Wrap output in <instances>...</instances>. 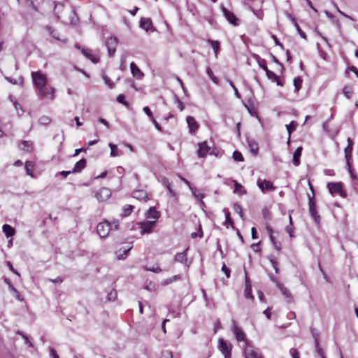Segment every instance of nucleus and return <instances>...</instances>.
I'll use <instances>...</instances> for the list:
<instances>
[{"label":"nucleus","instance_id":"f257e3e1","mask_svg":"<svg viewBox=\"0 0 358 358\" xmlns=\"http://www.w3.org/2000/svg\"><path fill=\"white\" fill-rule=\"evenodd\" d=\"M217 348L224 355V358L231 357L232 345L230 342L225 341L223 338H219Z\"/></svg>","mask_w":358,"mask_h":358},{"label":"nucleus","instance_id":"f03ea898","mask_svg":"<svg viewBox=\"0 0 358 358\" xmlns=\"http://www.w3.org/2000/svg\"><path fill=\"white\" fill-rule=\"evenodd\" d=\"M31 78L35 87L38 89L47 84L46 76L40 71L31 73Z\"/></svg>","mask_w":358,"mask_h":358},{"label":"nucleus","instance_id":"7ed1b4c3","mask_svg":"<svg viewBox=\"0 0 358 358\" xmlns=\"http://www.w3.org/2000/svg\"><path fill=\"white\" fill-rule=\"evenodd\" d=\"M231 331L235 336L236 340L238 342H245L246 345H248V341L246 339V336L243 330L238 327L234 320L232 321Z\"/></svg>","mask_w":358,"mask_h":358},{"label":"nucleus","instance_id":"20e7f679","mask_svg":"<svg viewBox=\"0 0 358 358\" xmlns=\"http://www.w3.org/2000/svg\"><path fill=\"white\" fill-rule=\"evenodd\" d=\"M327 187L329 190V192L331 194H338L343 198L346 197V193L343 190L342 185L341 182H329L327 184Z\"/></svg>","mask_w":358,"mask_h":358},{"label":"nucleus","instance_id":"39448f33","mask_svg":"<svg viewBox=\"0 0 358 358\" xmlns=\"http://www.w3.org/2000/svg\"><path fill=\"white\" fill-rule=\"evenodd\" d=\"M199 149H198V156L199 157H205L207 154L210 155H215L213 150L210 151L211 147L209 145L207 141H203L202 143H199L198 144Z\"/></svg>","mask_w":358,"mask_h":358},{"label":"nucleus","instance_id":"423d86ee","mask_svg":"<svg viewBox=\"0 0 358 358\" xmlns=\"http://www.w3.org/2000/svg\"><path fill=\"white\" fill-rule=\"evenodd\" d=\"M110 231V226L108 221L100 222L97 224L96 231L101 238L106 237Z\"/></svg>","mask_w":358,"mask_h":358},{"label":"nucleus","instance_id":"0eeeda50","mask_svg":"<svg viewBox=\"0 0 358 358\" xmlns=\"http://www.w3.org/2000/svg\"><path fill=\"white\" fill-rule=\"evenodd\" d=\"M118 43L115 36H110L106 42V46L108 49L109 57H113L116 51V45Z\"/></svg>","mask_w":358,"mask_h":358},{"label":"nucleus","instance_id":"6e6552de","mask_svg":"<svg viewBox=\"0 0 358 358\" xmlns=\"http://www.w3.org/2000/svg\"><path fill=\"white\" fill-rule=\"evenodd\" d=\"M257 185L262 192H265L266 191L271 192L275 189V187L273 185V183L267 180L258 179Z\"/></svg>","mask_w":358,"mask_h":358},{"label":"nucleus","instance_id":"1a4fd4ad","mask_svg":"<svg viewBox=\"0 0 358 358\" xmlns=\"http://www.w3.org/2000/svg\"><path fill=\"white\" fill-rule=\"evenodd\" d=\"M39 96L41 98H45L50 94V99L53 100L55 99V89L54 87L47 86L46 85L41 88H38Z\"/></svg>","mask_w":358,"mask_h":358},{"label":"nucleus","instance_id":"9d476101","mask_svg":"<svg viewBox=\"0 0 358 358\" xmlns=\"http://www.w3.org/2000/svg\"><path fill=\"white\" fill-rule=\"evenodd\" d=\"M247 345L244 352L245 358H263L262 353L258 349L248 345Z\"/></svg>","mask_w":358,"mask_h":358},{"label":"nucleus","instance_id":"9b49d317","mask_svg":"<svg viewBox=\"0 0 358 358\" xmlns=\"http://www.w3.org/2000/svg\"><path fill=\"white\" fill-rule=\"evenodd\" d=\"M222 11L225 18L230 22L231 24L234 26H237L239 24V20L234 15V14L227 10L224 6L222 7Z\"/></svg>","mask_w":358,"mask_h":358},{"label":"nucleus","instance_id":"f8f14e48","mask_svg":"<svg viewBox=\"0 0 358 358\" xmlns=\"http://www.w3.org/2000/svg\"><path fill=\"white\" fill-rule=\"evenodd\" d=\"M309 211L311 217L314 219L315 222L318 224L320 221V217L317 213L315 203L313 198H309Z\"/></svg>","mask_w":358,"mask_h":358},{"label":"nucleus","instance_id":"ddd939ff","mask_svg":"<svg viewBox=\"0 0 358 358\" xmlns=\"http://www.w3.org/2000/svg\"><path fill=\"white\" fill-rule=\"evenodd\" d=\"M111 195L110 190L106 187L101 188L96 194V197L99 201L107 200Z\"/></svg>","mask_w":358,"mask_h":358},{"label":"nucleus","instance_id":"4468645a","mask_svg":"<svg viewBox=\"0 0 358 358\" xmlns=\"http://www.w3.org/2000/svg\"><path fill=\"white\" fill-rule=\"evenodd\" d=\"M353 148V141L350 138H348V146L345 148V157L346 159L347 165H349L350 159L352 157V152Z\"/></svg>","mask_w":358,"mask_h":358},{"label":"nucleus","instance_id":"2eb2a0df","mask_svg":"<svg viewBox=\"0 0 358 358\" xmlns=\"http://www.w3.org/2000/svg\"><path fill=\"white\" fill-rule=\"evenodd\" d=\"M155 226V221H148L146 222L141 223V233L149 234L150 233L154 227Z\"/></svg>","mask_w":358,"mask_h":358},{"label":"nucleus","instance_id":"dca6fc26","mask_svg":"<svg viewBox=\"0 0 358 358\" xmlns=\"http://www.w3.org/2000/svg\"><path fill=\"white\" fill-rule=\"evenodd\" d=\"M132 196L138 200L144 201L145 202L149 200L147 192L143 190L134 191L132 193Z\"/></svg>","mask_w":358,"mask_h":358},{"label":"nucleus","instance_id":"f3484780","mask_svg":"<svg viewBox=\"0 0 358 358\" xmlns=\"http://www.w3.org/2000/svg\"><path fill=\"white\" fill-rule=\"evenodd\" d=\"M131 72L134 77H136L137 79H141L144 74L140 70V69L135 64L134 62H131L130 64Z\"/></svg>","mask_w":358,"mask_h":358},{"label":"nucleus","instance_id":"a211bd4d","mask_svg":"<svg viewBox=\"0 0 358 358\" xmlns=\"http://www.w3.org/2000/svg\"><path fill=\"white\" fill-rule=\"evenodd\" d=\"M186 121L190 133L194 132L198 129L199 124L193 117L187 116Z\"/></svg>","mask_w":358,"mask_h":358},{"label":"nucleus","instance_id":"6ab92c4d","mask_svg":"<svg viewBox=\"0 0 358 358\" xmlns=\"http://www.w3.org/2000/svg\"><path fill=\"white\" fill-rule=\"evenodd\" d=\"M189 189L191 190L194 197L196 199L199 200L200 205L204 206L205 203L203 201V199L205 197V194L203 193L197 192V189L193 186L191 188H189Z\"/></svg>","mask_w":358,"mask_h":358},{"label":"nucleus","instance_id":"aec40b11","mask_svg":"<svg viewBox=\"0 0 358 358\" xmlns=\"http://www.w3.org/2000/svg\"><path fill=\"white\" fill-rule=\"evenodd\" d=\"M140 27L145 31H149L152 27V22L150 18L142 17L140 20Z\"/></svg>","mask_w":358,"mask_h":358},{"label":"nucleus","instance_id":"412c9836","mask_svg":"<svg viewBox=\"0 0 358 358\" xmlns=\"http://www.w3.org/2000/svg\"><path fill=\"white\" fill-rule=\"evenodd\" d=\"M86 166V159L83 158L77 162L73 169V173H80Z\"/></svg>","mask_w":358,"mask_h":358},{"label":"nucleus","instance_id":"4be33fe9","mask_svg":"<svg viewBox=\"0 0 358 358\" xmlns=\"http://www.w3.org/2000/svg\"><path fill=\"white\" fill-rule=\"evenodd\" d=\"M2 231L7 238L12 237L15 233V229L8 224H4L3 225Z\"/></svg>","mask_w":358,"mask_h":358},{"label":"nucleus","instance_id":"5701e85b","mask_svg":"<svg viewBox=\"0 0 358 358\" xmlns=\"http://www.w3.org/2000/svg\"><path fill=\"white\" fill-rule=\"evenodd\" d=\"M302 147L297 148L294 154H293V164L295 166H299L300 164V157L301 155Z\"/></svg>","mask_w":358,"mask_h":358},{"label":"nucleus","instance_id":"b1692460","mask_svg":"<svg viewBox=\"0 0 358 358\" xmlns=\"http://www.w3.org/2000/svg\"><path fill=\"white\" fill-rule=\"evenodd\" d=\"M187 250H188V248L182 252L177 253L174 257V260L176 262H178L180 263H186L187 262Z\"/></svg>","mask_w":358,"mask_h":358},{"label":"nucleus","instance_id":"393cba45","mask_svg":"<svg viewBox=\"0 0 358 358\" xmlns=\"http://www.w3.org/2000/svg\"><path fill=\"white\" fill-rule=\"evenodd\" d=\"M298 124L296 121H292L289 124L286 125V129L288 133V141L287 143H289L291 134L293 131L296 130V128L297 127Z\"/></svg>","mask_w":358,"mask_h":358},{"label":"nucleus","instance_id":"a878e982","mask_svg":"<svg viewBox=\"0 0 358 358\" xmlns=\"http://www.w3.org/2000/svg\"><path fill=\"white\" fill-rule=\"evenodd\" d=\"M159 213L156 210L155 207H150L147 212V218L158 219L159 217Z\"/></svg>","mask_w":358,"mask_h":358},{"label":"nucleus","instance_id":"bb28decb","mask_svg":"<svg viewBox=\"0 0 358 358\" xmlns=\"http://www.w3.org/2000/svg\"><path fill=\"white\" fill-rule=\"evenodd\" d=\"M20 149L27 152H31L33 149V143L29 141H23L20 145Z\"/></svg>","mask_w":358,"mask_h":358},{"label":"nucleus","instance_id":"cd10ccee","mask_svg":"<svg viewBox=\"0 0 358 358\" xmlns=\"http://www.w3.org/2000/svg\"><path fill=\"white\" fill-rule=\"evenodd\" d=\"M233 182L234 184V193L238 194L239 195L246 194V190L243 189V186L240 183H238L236 180H233Z\"/></svg>","mask_w":358,"mask_h":358},{"label":"nucleus","instance_id":"c85d7f7f","mask_svg":"<svg viewBox=\"0 0 358 358\" xmlns=\"http://www.w3.org/2000/svg\"><path fill=\"white\" fill-rule=\"evenodd\" d=\"M82 53L89 59L91 60L94 64H96L99 62V59L96 58L90 50L86 49L82 50Z\"/></svg>","mask_w":358,"mask_h":358},{"label":"nucleus","instance_id":"c756f323","mask_svg":"<svg viewBox=\"0 0 358 358\" xmlns=\"http://www.w3.org/2000/svg\"><path fill=\"white\" fill-rule=\"evenodd\" d=\"M208 43L211 45L213 48L215 57H217L218 52L220 50V43L218 41H213L212 39H208Z\"/></svg>","mask_w":358,"mask_h":358},{"label":"nucleus","instance_id":"7c9ffc66","mask_svg":"<svg viewBox=\"0 0 358 358\" xmlns=\"http://www.w3.org/2000/svg\"><path fill=\"white\" fill-rule=\"evenodd\" d=\"M248 144L251 152H252L255 155H257L259 150L258 143L255 141L252 140L248 142Z\"/></svg>","mask_w":358,"mask_h":358},{"label":"nucleus","instance_id":"2f4dec72","mask_svg":"<svg viewBox=\"0 0 358 358\" xmlns=\"http://www.w3.org/2000/svg\"><path fill=\"white\" fill-rule=\"evenodd\" d=\"M277 286L281 291L282 295H284L287 298L292 297V295H291L289 291L285 287H284L282 284L277 282Z\"/></svg>","mask_w":358,"mask_h":358},{"label":"nucleus","instance_id":"473e14b6","mask_svg":"<svg viewBox=\"0 0 358 358\" xmlns=\"http://www.w3.org/2000/svg\"><path fill=\"white\" fill-rule=\"evenodd\" d=\"M343 92L347 99H350L352 94H353V87L350 85L345 86L343 88Z\"/></svg>","mask_w":358,"mask_h":358},{"label":"nucleus","instance_id":"72a5a7b5","mask_svg":"<svg viewBox=\"0 0 358 358\" xmlns=\"http://www.w3.org/2000/svg\"><path fill=\"white\" fill-rule=\"evenodd\" d=\"M134 209V206L131 205H126L123 207L122 215L127 217L131 214Z\"/></svg>","mask_w":358,"mask_h":358},{"label":"nucleus","instance_id":"f704fd0d","mask_svg":"<svg viewBox=\"0 0 358 358\" xmlns=\"http://www.w3.org/2000/svg\"><path fill=\"white\" fill-rule=\"evenodd\" d=\"M294 86L295 87V91L297 92L300 90L302 85V79L300 77L294 78Z\"/></svg>","mask_w":358,"mask_h":358},{"label":"nucleus","instance_id":"c9c22d12","mask_svg":"<svg viewBox=\"0 0 358 358\" xmlns=\"http://www.w3.org/2000/svg\"><path fill=\"white\" fill-rule=\"evenodd\" d=\"M26 172L28 175L33 176L34 164L31 162H27L25 164Z\"/></svg>","mask_w":358,"mask_h":358},{"label":"nucleus","instance_id":"e433bc0d","mask_svg":"<svg viewBox=\"0 0 358 358\" xmlns=\"http://www.w3.org/2000/svg\"><path fill=\"white\" fill-rule=\"evenodd\" d=\"M245 296L247 299H252L253 296L252 294V287L250 284H248L247 286H245V290H244Z\"/></svg>","mask_w":358,"mask_h":358},{"label":"nucleus","instance_id":"4c0bfd02","mask_svg":"<svg viewBox=\"0 0 358 358\" xmlns=\"http://www.w3.org/2000/svg\"><path fill=\"white\" fill-rule=\"evenodd\" d=\"M109 147L110 148V156L111 157H117L119 155V150L117 149V146L113 143H109Z\"/></svg>","mask_w":358,"mask_h":358},{"label":"nucleus","instance_id":"58836bf2","mask_svg":"<svg viewBox=\"0 0 358 358\" xmlns=\"http://www.w3.org/2000/svg\"><path fill=\"white\" fill-rule=\"evenodd\" d=\"M233 159L236 162H243L244 160V158L243 157V155L239 151H234L233 153Z\"/></svg>","mask_w":358,"mask_h":358},{"label":"nucleus","instance_id":"ea45409f","mask_svg":"<svg viewBox=\"0 0 358 358\" xmlns=\"http://www.w3.org/2000/svg\"><path fill=\"white\" fill-rule=\"evenodd\" d=\"M234 210L239 214L240 217L243 219V214L242 212V208L241 206L238 203H235L233 206Z\"/></svg>","mask_w":358,"mask_h":358},{"label":"nucleus","instance_id":"a19ab883","mask_svg":"<svg viewBox=\"0 0 358 358\" xmlns=\"http://www.w3.org/2000/svg\"><path fill=\"white\" fill-rule=\"evenodd\" d=\"M180 279V275H175L169 278H167L164 281V285H169L170 283H172L173 282H175L176 280H178Z\"/></svg>","mask_w":358,"mask_h":358},{"label":"nucleus","instance_id":"79ce46f5","mask_svg":"<svg viewBox=\"0 0 358 358\" xmlns=\"http://www.w3.org/2000/svg\"><path fill=\"white\" fill-rule=\"evenodd\" d=\"M206 72H207V74L208 75V76L210 77V78L211 79V80L214 83L217 84L218 79L214 76L213 71L211 70V69L210 67L207 68Z\"/></svg>","mask_w":358,"mask_h":358},{"label":"nucleus","instance_id":"37998d69","mask_svg":"<svg viewBox=\"0 0 358 358\" xmlns=\"http://www.w3.org/2000/svg\"><path fill=\"white\" fill-rule=\"evenodd\" d=\"M294 26L295 27L298 34L301 36V38H304V39H306V34H305L304 31H303L299 25L298 24L297 22L296 21H294Z\"/></svg>","mask_w":358,"mask_h":358},{"label":"nucleus","instance_id":"c03bdc74","mask_svg":"<svg viewBox=\"0 0 358 358\" xmlns=\"http://www.w3.org/2000/svg\"><path fill=\"white\" fill-rule=\"evenodd\" d=\"M131 249V248H129L127 249L124 250L122 253H118L117 256V259H125L127 257L129 252L130 251Z\"/></svg>","mask_w":358,"mask_h":358},{"label":"nucleus","instance_id":"a18cd8bd","mask_svg":"<svg viewBox=\"0 0 358 358\" xmlns=\"http://www.w3.org/2000/svg\"><path fill=\"white\" fill-rule=\"evenodd\" d=\"M50 122V119L48 116H42L38 120V123L42 125H47Z\"/></svg>","mask_w":358,"mask_h":358},{"label":"nucleus","instance_id":"49530a36","mask_svg":"<svg viewBox=\"0 0 358 358\" xmlns=\"http://www.w3.org/2000/svg\"><path fill=\"white\" fill-rule=\"evenodd\" d=\"M224 212L225 213V222L224 223V225L227 224H233V221L230 217V213L226 209H224Z\"/></svg>","mask_w":358,"mask_h":358},{"label":"nucleus","instance_id":"de8ad7c7","mask_svg":"<svg viewBox=\"0 0 358 358\" xmlns=\"http://www.w3.org/2000/svg\"><path fill=\"white\" fill-rule=\"evenodd\" d=\"M267 77L268 79L272 80L273 81L278 80V76L273 71L270 70H267V72L266 73Z\"/></svg>","mask_w":358,"mask_h":358},{"label":"nucleus","instance_id":"09e8293b","mask_svg":"<svg viewBox=\"0 0 358 358\" xmlns=\"http://www.w3.org/2000/svg\"><path fill=\"white\" fill-rule=\"evenodd\" d=\"M124 99H125L124 95V94H119V95L117 96V101L119 103H120L123 104V105H124V106H129V103H128L127 101H126L124 100Z\"/></svg>","mask_w":358,"mask_h":358},{"label":"nucleus","instance_id":"8fccbe9b","mask_svg":"<svg viewBox=\"0 0 358 358\" xmlns=\"http://www.w3.org/2000/svg\"><path fill=\"white\" fill-rule=\"evenodd\" d=\"M191 237L192 238H197V237H199V238H201L203 237V231H202V229H201V224H199V231L198 232H194L191 234Z\"/></svg>","mask_w":358,"mask_h":358},{"label":"nucleus","instance_id":"3c124183","mask_svg":"<svg viewBox=\"0 0 358 358\" xmlns=\"http://www.w3.org/2000/svg\"><path fill=\"white\" fill-rule=\"evenodd\" d=\"M117 298V292L115 290H112L107 295V299L108 301H115Z\"/></svg>","mask_w":358,"mask_h":358},{"label":"nucleus","instance_id":"603ef678","mask_svg":"<svg viewBox=\"0 0 358 358\" xmlns=\"http://www.w3.org/2000/svg\"><path fill=\"white\" fill-rule=\"evenodd\" d=\"M143 268L145 271H152V272L155 273H158L162 271V269L159 266L152 267V268L151 267H148V266H144Z\"/></svg>","mask_w":358,"mask_h":358},{"label":"nucleus","instance_id":"864d4df0","mask_svg":"<svg viewBox=\"0 0 358 358\" xmlns=\"http://www.w3.org/2000/svg\"><path fill=\"white\" fill-rule=\"evenodd\" d=\"M103 79L109 88L113 89L114 87V83L106 76H103Z\"/></svg>","mask_w":358,"mask_h":358},{"label":"nucleus","instance_id":"5fc2aeb1","mask_svg":"<svg viewBox=\"0 0 358 358\" xmlns=\"http://www.w3.org/2000/svg\"><path fill=\"white\" fill-rule=\"evenodd\" d=\"M315 350H316V352L318 353V355H320L321 356V357H322V355H324L323 354V350L319 347V341L317 340V338H315Z\"/></svg>","mask_w":358,"mask_h":358},{"label":"nucleus","instance_id":"6e6d98bb","mask_svg":"<svg viewBox=\"0 0 358 358\" xmlns=\"http://www.w3.org/2000/svg\"><path fill=\"white\" fill-rule=\"evenodd\" d=\"M160 358H173L172 352L169 350L163 351Z\"/></svg>","mask_w":358,"mask_h":358},{"label":"nucleus","instance_id":"4d7b16f0","mask_svg":"<svg viewBox=\"0 0 358 358\" xmlns=\"http://www.w3.org/2000/svg\"><path fill=\"white\" fill-rule=\"evenodd\" d=\"M289 354L292 358H299V353L298 350L295 348H292L289 350Z\"/></svg>","mask_w":358,"mask_h":358},{"label":"nucleus","instance_id":"13d9d810","mask_svg":"<svg viewBox=\"0 0 358 358\" xmlns=\"http://www.w3.org/2000/svg\"><path fill=\"white\" fill-rule=\"evenodd\" d=\"M222 271L225 273L227 278L230 277L231 271L225 264H223Z\"/></svg>","mask_w":358,"mask_h":358},{"label":"nucleus","instance_id":"bf43d9fd","mask_svg":"<svg viewBox=\"0 0 358 358\" xmlns=\"http://www.w3.org/2000/svg\"><path fill=\"white\" fill-rule=\"evenodd\" d=\"M143 110L145 113V114L150 118V120L154 117L152 113L148 106L144 107Z\"/></svg>","mask_w":358,"mask_h":358},{"label":"nucleus","instance_id":"052dcab7","mask_svg":"<svg viewBox=\"0 0 358 358\" xmlns=\"http://www.w3.org/2000/svg\"><path fill=\"white\" fill-rule=\"evenodd\" d=\"M109 224L110 226V230H113V229H118V227H119V222L117 220H115V221H113L111 222H109Z\"/></svg>","mask_w":358,"mask_h":358},{"label":"nucleus","instance_id":"680f3d73","mask_svg":"<svg viewBox=\"0 0 358 358\" xmlns=\"http://www.w3.org/2000/svg\"><path fill=\"white\" fill-rule=\"evenodd\" d=\"M4 282H5V283H6L8 285V288H9L10 291L15 292V288L12 285V283H11V282L10 281L9 279L5 278Z\"/></svg>","mask_w":358,"mask_h":358},{"label":"nucleus","instance_id":"e2e57ef3","mask_svg":"<svg viewBox=\"0 0 358 358\" xmlns=\"http://www.w3.org/2000/svg\"><path fill=\"white\" fill-rule=\"evenodd\" d=\"M259 65L263 70L265 71L266 73L267 72V70H269L266 65V61L264 59L259 61Z\"/></svg>","mask_w":358,"mask_h":358},{"label":"nucleus","instance_id":"0e129e2a","mask_svg":"<svg viewBox=\"0 0 358 358\" xmlns=\"http://www.w3.org/2000/svg\"><path fill=\"white\" fill-rule=\"evenodd\" d=\"M178 178L186 184L189 188H191L192 187V185L190 183L189 181H188L186 178L180 176V174H178Z\"/></svg>","mask_w":358,"mask_h":358},{"label":"nucleus","instance_id":"69168bd1","mask_svg":"<svg viewBox=\"0 0 358 358\" xmlns=\"http://www.w3.org/2000/svg\"><path fill=\"white\" fill-rule=\"evenodd\" d=\"M176 101L178 103V108H179V110L180 111L183 110L185 108L183 103L181 101H180V99L178 97H176Z\"/></svg>","mask_w":358,"mask_h":358},{"label":"nucleus","instance_id":"338daca9","mask_svg":"<svg viewBox=\"0 0 358 358\" xmlns=\"http://www.w3.org/2000/svg\"><path fill=\"white\" fill-rule=\"evenodd\" d=\"M50 356L51 358H59L56 350L52 348H51L50 350Z\"/></svg>","mask_w":358,"mask_h":358},{"label":"nucleus","instance_id":"774afa93","mask_svg":"<svg viewBox=\"0 0 358 358\" xmlns=\"http://www.w3.org/2000/svg\"><path fill=\"white\" fill-rule=\"evenodd\" d=\"M163 185L166 187V189L169 190L171 189V183L169 182V180L166 178H164L162 180Z\"/></svg>","mask_w":358,"mask_h":358}]
</instances>
